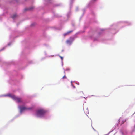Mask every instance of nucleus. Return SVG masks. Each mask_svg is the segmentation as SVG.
Returning <instances> with one entry per match:
<instances>
[{"instance_id": "1", "label": "nucleus", "mask_w": 135, "mask_h": 135, "mask_svg": "<svg viewBox=\"0 0 135 135\" xmlns=\"http://www.w3.org/2000/svg\"><path fill=\"white\" fill-rule=\"evenodd\" d=\"M46 111L43 109H40L37 112L36 115L38 117H41L44 115Z\"/></svg>"}, {"instance_id": "10", "label": "nucleus", "mask_w": 135, "mask_h": 135, "mask_svg": "<svg viewBox=\"0 0 135 135\" xmlns=\"http://www.w3.org/2000/svg\"><path fill=\"white\" fill-rule=\"evenodd\" d=\"M59 56V57H60L61 59V60H63V57H61V56Z\"/></svg>"}, {"instance_id": "8", "label": "nucleus", "mask_w": 135, "mask_h": 135, "mask_svg": "<svg viewBox=\"0 0 135 135\" xmlns=\"http://www.w3.org/2000/svg\"><path fill=\"white\" fill-rule=\"evenodd\" d=\"M125 121H126V120H123L122 122V124H123Z\"/></svg>"}, {"instance_id": "2", "label": "nucleus", "mask_w": 135, "mask_h": 135, "mask_svg": "<svg viewBox=\"0 0 135 135\" xmlns=\"http://www.w3.org/2000/svg\"><path fill=\"white\" fill-rule=\"evenodd\" d=\"M11 97L13 99L16 100L18 103L21 102H22L21 98H18V97H16L14 95L12 96Z\"/></svg>"}, {"instance_id": "7", "label": "nucleus", "mask_w": 135, "mask_h": 135, "mask_svg": "<svg viewBox=\"0 0 135 135\" xmlns=\"http://www.w3.org/2000/svg\"><path fill=\"white\" fill-rule=\"evenodd\" d=\"M73 31H69L67 32L68 33V34H69L70 33H71V32H73Z\"/></svg>"}, {"instance_id": "5", "label": "nucleus", "mask_w": 135, "mask_h": 135, "mask_svg": "<svg viewBox=\"0 0 135 135\" xmlns=\"http://www.w3.org/2000/svg\"><path fill=\"white\" fill-rule=\"evenodd\" d=\"M66 42L68 44H69V43L71 44V42L70 40H68L66 41Z\"/></svg>"}, {"instance_id": "9", "label": "nucleus", "mask_w": 135, "mask_h": 135, "mask_svg": "<svg viewBox=\"0 0 135 135\" xmlns=\"http://www.w3.org/2000/svg\"><path fill=\"white\" fill-rule=\"evenodd\" d=\"M63 79H66V77L64 75V76H63L62 77Z\"/></svg>"}, {"instance_id": "6", "label": "nucleus", "mask_w": 135, "mask_h": 135, "mask_svg": "<svg viewBox=\"0 0 135 135\" xmlns=\"http://www.w3.org/2000/svg\"><path fill=\"white\" fill-rule=\"evenodd\" d=\"M68 34H68V33L67 32L66 33H64V36H66L68 35Z\"/></svg>"}, {"instance_id": "3", "label": "nucleus", "mask_w": 135, "mask_h": 135, "mask_svg": "<svg viewBox=\"0 0 135 135\" xmlns=\"http://www.w3.org/2000/svg\"><path fill=\"white\" fill-rule=\"evenodd\" d=\"M20 109L21 113L23 111L26 110H29L32 109L31 108H28L25 107H20Z\"/></svg>"}, {"instance_id": "4", "label": "nucleus", "mask_w": 135, "mask_h": 135, "mask_svg": "<svg viewBox=\"0 0 135 135\" xmlns=\"http://www.w3.org/2000/svg\"><path fill=\"white\" fill-rule=\"evenodd\" d=\"M17 15L16 14L13 15L12 17L13 19H14L16 17Z\"/></svg>"}, {"instance_id": "11", "label": "nucleus", "mask_w": 135, "mask_h": 135, "mask_svg": "<svg viewBox=\"0 0 135 135\" xmlns=\"http://www.w3.org/2000/svg\"><path fill=\"white\" fill-rule=\"evenodd\" d=\"M119 122H120V119H119Z\"/></svg>"}]
</instances>
